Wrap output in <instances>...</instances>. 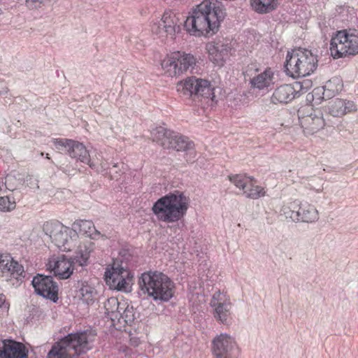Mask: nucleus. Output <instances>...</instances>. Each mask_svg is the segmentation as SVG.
<instances>
[{
	"instance_id": "1",
	"label": "nucleus",
	"mask_w": 358,
	"mask_h": 358,
	"mask_svg": "<svg viewBox=\"0 0 358 358\" xmlns=\"http://www.w3.org/2000/svg\"><path fill=\"white\" fill-rule=\"evenodd\" d=\"M224 17L225 11L222 7L215 6L210 0H204L193 9L184 22V26L187 31L194 36L214 34Z\"/></svg>"
},
{
	"instance_id": "2",
	"label": "nucleus",
	"mask_w": 358,
	"mask_h": 358,
	"mask_svg": "<svg viewBox=\"0 0 358 358\" xmlns=\"http://www.w3.org/2000/svg\"><path fill=\"white\" fill-rule=\"evenodd\" d=\"M96 336L92 330L71 333L52 345L47 358H78L92 349Z\"/></svg>"
},
{
	"instance_id": "3",
	"label": "nucleus",
	"mask_w": 358,
	"mask_h": 358,
	"mask_svg": "<svg viewBox=\"0 0 358 358\" xmlns=\"http://www.w3.org/2000/svg\"><path fill=\"white\" fill-rule=\"evenodd\" d=\"M189 203V197L183 192L175 191L155 201L152 210L159 221L173 223L186 215Z\"/></svg>"
},
{
	"instance_id": "4",
	"label": "nucleus",
	"mask_w": 358,
	"mask_h": 358,
	"mask_svg": "<svg viewBox=\"0 0 358 358\" xmlns=\"http://www.w3.org/2000/svg\"><path fill=\"white\" fill-rule=\"evenodd\" d=\"M177 92L180 96L190 98L201 107L212 106L217 102L215 88L210 82L205 79L192 76L179 82L176 86Z\"/></svg>"
},
{
	"instance_id": "5",
	"label": "nucleus",
	"mask_w": 358,
	"mask_h": 358,
	"mask_svg": "<svg viewBox=\"0 0 358 358\" xmlns=\"http://www.w3.org/2000/svg\"><path fill=\"white\" fill-rule=\"evenodd\" d=\"M138 284L141 291L156 301H168L173 295L174 283L162 272L143 273Z\"/></svg>"
},
{
	"instance_id": "6",
	"label": "nucleus",
	"mask_w": 358,
	"mask_h": 358,
	"mask_svg": "<svg viewBox=\"0 0 358 358\" xmlns=\"http://www.w3.org/2000/svg\"><path fill=\"white\" fill-rule=\"evenodd\" d=\"M153 141L157 142L164 149H172L185 152V159L187 162H194L196 152L193 142L173 131L164 127H157L151 131Z\"/></svg>"
},
{
	"instance_id": "7",
	"label": "nucleus",
	"mask_w": 358,
	"mask_h": 358,
	"mask_svg": "<svg viewBox=\"0 0 358 358\" xmlns=\"http://www.w3.org/2000/svg\"><path fill=\"white\" fill-rule=\"evenodd\" d=\"M317 58L311 50L299 48L288 52L285 64L287 75L292 78L305 77L317 67Z\"/></svg>"
},
{
	"instance_id": "8",
	"label": "nucleus",
	"mask_w": 358,
	"mask_h": 358,
	"mask_svg": "<svg viewBox=\"0 0 358 358\" xmlns=\"http://www.w3.org/2000/svg\"><path fill=\"white\" fill-rule=\"evenodd\" d=\"M90 252L91 250L87 245H80L73 259L66 258L64 255L53 257L49 261V268L59 279H67L72 275L74 269L87 265Z\"/></svg>"
},
{
	"instance_id": "9",
	"label": "nucleus",
	"mask_w": 358,
	"mask_h": 358,
	"mask_svg": "<svg viewBox=\"0 0 358 358\" xmlns=\"http://www.w3.org/2000/svg\"><path fill=\"white\" fill-rule=\"evenodd\" d=\"M43 231L62 251H71L75 246L73 238L78 237L77 233L73 229L64 226L59 222H45L43 225Z\"/></svg>"
},
{
	"instance_id": "10",
	"label": "nucleus",
	"mask_w": 358,
	"mask_h": 358,
	"mask_svg": "<svg viewBox=\"0 0 358 358\" xmlns=\"http://www.w3.org/2000/svg\"><path fill=\"white\" fill-rule=\"evenodd\" d=\"M196 64V59L190 53L174 52L165 57L161 63L162 69L169 76H179L192 71Z\"/></svg>"
},
{
	"instance_id": "11",
	"label": "nucleus",
	"mask_w": 358,
	"mask_h": 358,
	"mask_svg": "<svg viewBox=\"0 0 358 358\" xmlns=\"http://www.w3.org/2000/svg\"><path fill=\"white\" fill-rule=\"evenodd\" d=\"M331 54L334 58H341L358 54V33L349 34L339 31L330 43Z\"/></svg>"
},
{
	"instance_id": "12",
	"label": "nucleus",
	"mask_w": 358,
	"mask_h": 358,
	"mask_svg": "<svg viewBox=\"0 0 358 358\" xmlns=\"http://www.w3.org/2000/svg\"><path fill=\"white\" fill-rule=\"evenodd\" d=\"M104 275L106 284L110 289L124 292L130 289L133 275L118 262H115L110 268H107Z\"/></svg>"
},
{
	"instance_id": "13",
	"label": "nucleus",
	"mask_w": 358,
	"mask_h": 358,
	"mask_svg": "<svg viewBox=\"0 0 358 358\" xmlns=\"http://www.w3.org/2000/svg\"><path fill=\"white\" fill-rule=\"evenodd\" d=\"M52 143L56 149L66 151L71 157L87 164L92 169L96 168L95 163L90 159L89 152L83 143L67 138H55Z\"/></svg>"
},
{
	"instance_id": "14",
	"label": "nucleus",
	"mask_w": 358,
	"mask_h": 358,
	"mask_svg": "<svg viewBox=\"0 0 358 358\" xmlns=\"http://www.w3.org/2000/svg\"><path fill=\"white\" fill-rule=\"evenodd\" d=\"M215 358H237L238 348L234 338L227 334L215 336L212 342Z\"/></svg>"
},
{
	"instance_id": "15",
	"label": "nucleus",
	"mask_w": 358,
	"mask_h": 358,
	"mask_svg": "<svg viewBox=\"0 0 358 358\" xmlns=\"http://www.w3.org/2000/svg\"><path fill=\"white\" fill-rule=\"evenodd\" d=\"M152 31L160 37L170 36L173 38L176 34L180 31L178 16L172 11L165 12L161 20L152 25Z\"/></svg>"
},
{
	"instance_id": "16",
	"label": "nucleus",
	"mask_w": 358,
	"mask_h": 358,
	"mask_svg": "<svg viewBox=\"0 0 358 358\" xmlns=\"http://www.w3.org/2000/svg\"><path fill=\"white\" fill-rule=\"evenodd\" d=\"M229 179L237 188L243 191L247 198L257 199L265 194L264 188L255 185L257 181L254 178L237 174L229 176Z\"/></svg>"
},
{
	"instance_id": "17",
	"label": "nucleus",
	"mask_w": 358,
	"mask_h": 358,
	"mask_svg": "<svg viewBox=\"0 0 358 358\" xmlns=\"http://www.w3.org/2000/svg\"><path fill=\"white\" fill-rule=\"evenodd\" d=\"M31 283L36 294L53 302L57 301L58 286L52 276L38 274L34 277Z\"/></svg>"
},
{
	"instance_id": "18",
	"label": "nucleus",
	"mask_w": 358,
	"mask_h": 358,
	"mask_svg": "<svg viewBox=\"0 0 358 358\" xmlns=\"http://www.w3.org/2000/svg\"><path fill=\"white\" fill-rule=\"evenodd\" d=\"M22 265L15 260L8 253L0 254V277L9 281L12 279L19 280L24 277Z\"/></svg>"
},
{
	"instance_id": "19",
	"label": "nucleus",
	"mask_w": 358,
	"mask_h": 358,
	"mask_svg": "<svg viewBox=\"0 0 358 358\" xmlns=\"http://www.w3.org/2000/svg\"><path fill=\"white\" fill-rule=\"evenodd\" d=\"M258 71L256 65L251 64L248 66L245 73V79L249 78V84L251 89L264 90L273 83V72L271 69H266L260 73L253 75Z\"/></svg>"
},
{
	"instance_id": "20",
	"label": "nucleus",
	"mask_w": 358,
	"mask_h": 358,
	"mask_svg": "<svg viewBox=\"0 0 358 358\" xmlns=\"http://www.w3.org/2000/svg\"><path fill=\"white\" fill-rule=\"evenodd\" d=\"M210 306L214 309L215 318L222 324H227L231 308L230 299L224 293L217 291L213 295Z\"/></svg>"
},
{
	"instance_id": "21",
	"label": "nucleus",
	"mask_w": 358,
	"mask_h": 358,
	"mask_svg": "<svg viewBox=\"0 0 358 358\" xmlns=\"http://www.w3.org/2000/svg\"><path fill=\"white\" fill-rule=\"evenodd\" d=\"M298 88H301L299 83L296 86L290 84H284L278 87L273 91L271 97V103L274 104H286L296 98L299 93Z\"/></svg>"
},
{
	"instance_id": "22",
	"label": "nucleus",
	"mask_w": 358,
	"mask_h": 358,
	"mask_svg": "<svg viewBox=\"0 0 358 358\" xmlns=\"http://www.w3.org/2000/svg\"><path fill=\"white\" fill-rule=\"evenodd\" d=\"M327 112L333 117H342L357 110L356 104L350 100L336 99L329 102Z\"/></svg>"
},
{
	"instance_id": "23",
	"label": "nucleus",
	"mask_w": 358,
	"mask_h": 358,
	"mask_svg": "<svg viewBox=\"0 0 358 358\" xmlns=\"http://www.w3.org/2000/svg\"><path fill=\"white\" fill-rule=\"evenodd\" d=\"M299 118L300 124L306 136L317 133L322 129L325 124L322 115L320 112L317 113H311L309 115L303 117H299Z\"/></svg>"
},
{
	"instance_id": "24",
	"label": "nucleus",
	"mask_w": 358,
	"mask_h": 358,
	"mask_svg": "<svg viewBox=\"0 0 358 358\" xmlns=\"http://www.w3.org/2000/svg\"><path fill=\"white\" fill-rule=\"evenodd\" d=\"M206 50L210 60L218 66H222L224 57L228 54L230 47L228 44H224L221 41L211 42L206 45Z\"/></svg>"
},
{
	"instance_id": "25",
	"label": "nucleus",
	"mask_w": 358,
	"mask_h": 358,
	"mask_svg": "<svg viewBox=\"0 0 358 358\" xmlns=\"http://www.w3.org/2000/svg\"><path fill=\"white\" fill-rule=\"evenodd\" d=\"M73 230L76 232L78 231L80 234L92 239H97L102 236L100 231L95 228L94 223L90 220H76L73 224Z\"/></svg>"
},
{
	"instance_id": "26",
	"label": "nucleus",
	"mask_w": 358,
	"mask_h": 358,
	"mask_svg": "<svg viewBox=\"0 0 358 358\" xmlns=\"http://www.w3.org/2000/svg\"><path fill=\"white\" fill-rule=\"evenodd\" d=\"M1 358H19L24 356V349L20 343L8 341L2 343Z\"/></svg>"
},
{
	"instance_id": "27",
	"label": "nucleus",
	"mask_w": 358,
	"mask_h": 358,
	"mask_svg": "<svg viewBox=\"0 0 358 358\" xmlns=\"http://www.w3.org/2000/svg\"><path fill=\"white\" fill-rule=\"evenodd\" d=\"M299 222L312 223L318 220L319 213L316 208L309 203H301L299 208Z\"/></svg>"
},
{
	"instance_id": "28",
	"label": "nucleus",
	"mask_w": 358,
	"mask_h": 358,
	"mask_svg": "<svg viewBox=\"0 0 358 358\" xmlns=\"http://www.w3.org/2000/svg\"><path fill=\"white\" fill-rule=\"evenodd\" d=\"M278 4V0H250L252 10L260 14L272 12L277 8Z\"/></svg>"
},
{
	"instance_id": "29",
	"label": "nucleus",
	"mask_w": 358,
	"mask_h": 358,
	"mask_svg": "<svg viewBox=\"0 0 358 358\" xmlns=\"http://www.w3.org/2000/svg\"><path fill=\"white\" fill-rule=\"evenodd\" d=\"M122 303H120L117 298H109L104 303L105 314L115 324L117 317H120V312Z\"/></svg>"
},
{
	"instance_id": "30",
	"label": "nucleus",
	"mask_w": 358,
	"mask_h": 358,
	"mask_svg": "<svg viewBox=\"0 0 358 358\" xmlns=\"http://www.w3.org/2000/svg\"><path fill=\"white\" fill-rule=\"evenodd\" d=\"M134 319L135 313L134 308L127 305L125 303H122L120 317H117L116 322L120 324L124 323V324L131 325Z\"/></svg>"
},
{
	"instance_id": "31",
	"label": "nucleus",
	"mask_w": 358,
	"mask_h": 358,
	"mask_svg": "<svg viewBox=\"0 0 358 358\" xmlns=\"http://www.w3.org/2000/svg\"><path fill=\"white\" fill-rule=\"evenodd\" d=\"M342 87L341 79L334 77L325 83L323 94L327 97L334 96L341 91Z\"/></svg>"
},
{
	"instance_id": "32",
	"label": "nucleus",
	"mask_w": 358,
	"mask_h": 358,
	"mask_svg": "<svg viewBox=\"0 0 358 358\" xmlns=\"http://www.w3.org/2000/svg\"><path fill=\"white\" fill-rule=\"evenodd\" d=\"M22 184L21 178H17L15 174L10 173L5 178V182L2 186L4 185L6 189L13 192L21 186Z\"/></svg>"
},
{
	"instance_id": "33",
	"label": "nucleus",
	"mask_w": 358,
	"mask_h": 358,
	"mask_svg": "<svg viewBox=\"0 0 358 358\" xmlns=\"http://www.w3.org/2000/svg\"><path fill=\"white\" fill-rule=\"evenodd\" d=\"M10 195L0 196V210L3 212H10L16 207V203L14 199L12 200Z\"/></svg>"
},
{
	"instance_id": "34",
	"label": "nucleus",
	"mask_w": 358,
	"mask_h": 358,
	"mask_svg": "<svg viewBox=\"0 0 358 358\" xmlns=\"http://www.w3.org/2000/svg\"><path fill=\"white\" fill-rule=\"evenodd\" d=\"M282 212L285 215L287 219H289L293 222H299V209L296 210L295 209H292V207L287 206L284 207L282 208Z\"/></svg>"
},
{
	"instance_id": "35",
	"label": "nucleus",
	"mask_w": 358,
	"mask_h": 358,
	"mask_svg": "<svg viewBox=\"0 0 358 358\" xmlns=\"http://www.w3.org/2000/svg\"><path fill=\"white\" fill-rule=\"evenodd\" d=\"M83 296H87V300L90 299L92 296L93 289L89 287H84L80 289Z\"/></svg>"
},
{
	"instance_id": "36",
	"label": "nucleus",
	"mask_w": 358,
	"mask_h": 358,
	"mask_svg": "<svg viewBox=\"0 0 358 358\" xmlns=\"http://www.w3.org/2000/svg\"><path fill=\"white\" fill-rule=\"evenodd\" d=\"M8 92V87L5 82L0 81V95L6 94Z\"/></svg>"
},
{
	"instance_id": "37",
	"label": "nucleus",
	"mask_w": 358,
	"mask_h": 358,
	"mask_svg": "<svg viewBox=\"0 0 358 358\" xmlns=\"http://www.w3.org/2000/svg\"><path fill=\"white\" fill-rule=\"evenodd\" d=\"M108 166L107 163H101L100 168H97V171L99 172H105L108 170Z\"/></svg>"
},
{
	"instance_id": "38",
	"label": "nucleus",
	"mask_w": 358,
	"mask_h": 358,
	"mask_svg": "<svg viewBox=\"0 0 358 358\" xmlns=\"http://www.w3.org/2000/svg\"><path fill=\"white\" fill-rule=\"evenodd\" d=\"M2 352H3L2 343H0V358H1V357H2Z\"/></svg>"
},
{
	"instance_id": "39",
	"label": "nucleus",
	"mask_w": 358,
	"mask_h": 358,
	"mask_svg": "<svg viewBox=\"0 0 358 358\" xmlns=\"http://www.w3.org/2000/svg\"><path fill=\"white\" fill-rule=\"evenodd\" d=\"M113 166L114 168H118V167L120 166V164H119L118 163H114V164H113Z\"/></svg>"
},
{
	"instance_id": "40",
	"label": "nucleus",
	"mask_w": 358,
	"mask_h": 358,
	"mask_svg": "<svg viewBox=\"0 0 358 358\" xmlns=\"http://www.w3.org/2000/svg\"><path fill=\"white\" fill-rule=\"evenodd\" d=\"M46 158L50 159V157H49V155L48 154H46Z\"/></svg>"
},
{
	"instance_id": "41",
	"label": "nucleus",
	"mask_w": 358,
	"mask_h": 358,
	"mask_svg": "<svg viewBox=\"0 0 358 358\" xmlns=\"http://www.w3.org/2000/svg\"><path fill=\"white\" fill-rule=\"evenodd\" d=\"M297 206H298V205L295 206V207H293L292 209L297 208Z\"/></svg>"
},
{
	"instance_id": "42",
	"label": "nucleus",
	"mask_w": 358,
	"mask_h": 358,
	"mask_svg": "<svg viewBox=\"0 0 358 358\" xmlns=\"http://www.w3.org/2000/svg\"><path fill=\"white\" fill-rule=\"evenodd\" d=\"M0 190H2V187L1 186H0Z\"/></svg>"
}]
</instances>
